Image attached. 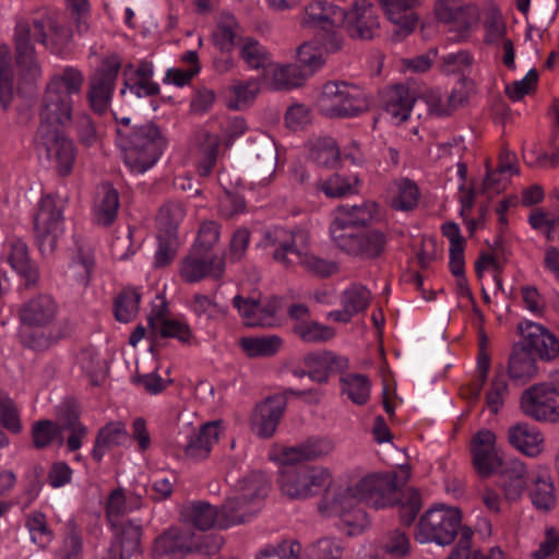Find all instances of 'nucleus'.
I'll return each mask as SVG.
<instances>
[{"label":"nucleus","instance_id":"nucleus-49","mask_svg":"<svg viewBox=\"0 0 559 559\" xmlns=\"http://www.w3.org/2000/svg\"><path fill=\"white\" fill-rule=\"evenodd\" d=\"M342 392L357 405H364L370 397L371 383L366 374L347 373L341 378Z\"/></svg>","mask_w":559,"mask_h":559},{"label":"nucleus","instance_id":"nucleus-2","mask_svg":"<svg viewBox=\"0 0 559 559\" xmlns=\"http://www.w3.org/2000/svg\"><path fill=\"white\" fill-rule=\"evenodd\" d=\"M83 83V73L73 67H66L50 78L40 102L38 129L46 127L47 131H61L70 122L73 96L81 93Z\"/></svg>","mask_w":559,"mask_h":559},{"label":"nucleus","instance_id":"nucleus-28","mask_svg":"<svg viewBox=\"0 0 559 559\" xmlns=\"http://www.w3.org/2000/svg\"><path fill=\"white\" fill-rule=\"evenodd\" d=\"M528 484V471L519 460H509L502 466L499 474L498 486L503 492L504 499L515 502L525 492Z\"/></svg>","mask_w":559,"mask_h":559},{"label":"nucleus","instance_id":"nucleus-27","mask_svg":"<svg viewBox=\"0 0 559 559\" xmlns=\"http://www.w3.org/2000/svg\"><path fill=\"white\" fill-rule=\"evenodd\" d=\"M222 421H209L203 424L199 430L192 431L182 450L186 459L200 462L209 457L212 447L218 441L222 432Z\"/></svg>","mask_w":559,"mask_h":559},{"label":"nucleus","instance_id":"nucleus-22","mask_svg":"<svg viewBox=\"0 0 559 559\" xmlns=\"http://www.w3.org/2000/svg\"><path fill=\"white\" fill-rule=\"evenodd\" d=\"M301 364L307 368V377L319 384L328 383L332 373H342L349 367L347 357L325 349L306 354Z\"/></svg>","mask_w":559,"mask_h":559},{"label":"nucleus","instance_id":"nucleus-64","mask_svg":"<svg viewBox=\"0 0 559 559\" xmlns=\"http://www.w3.org/2000/svg\"><path fill=\"white\" fill-rule=\"evenodd\" d=\"M301 546L296 540H284L276 546H267L257 559H299Z\"/></svg>","mask_w":559,"mask_h":559},{"label":"nucleus","instance_id":"nucleus-4","mask_svg":"<svg viewBox=\"0 0 559 559\" xmlns=\"http://www.w3.org/2000/svg\"><path fill=\"white\" fill-rule=\"evenodd\" d=\"M317 107L329 118H352L369 109L370 98L356 84L330 81L322 86L317 98Z\"/></svg>","mask_w":559,"mask_h":559},{"label":"nucleus","instance_id":"nucleus-57","mask_svg":"<svg viewBox=\"0 0 559 559\" xmlns=\"http://www.w3.org/2000/svg\"><path fill=\"white\" fill-rule=\"evenodd\" d=\"M530 497L535 508L544 511L551 510L556 504V497L550 477L546 474L536 476Z\"/></svg>","mask_w":559,"mask_h":559},{"label":"nucleus","instance_id":"nucleus-6","mask_svg":"<svg viewBox=\"0 0 559 559\" xmlns=\"http://www.w3.org/2000/svg\"><path fill=\"white\" fill-rule=\"evenodd\" d=\"M283 460L278 478L281 490L292 499H306L317 495L331 483L328 468L308 466Z\"/></svg>","mask_w":559,"mask_h":559},{"label":"nucleus","instance_id":"nucleus-51","mask_svg":"<svg viewBox=\"0 0 559 559\" xmlns=\"http://www.w3.org/2000/svg\"><path fill=\"white\" fill-rule=\"evenodd\" d=\"M283 341L277 335H267L262 337H242L240 346L249 357H270L275 355Z\"/></svg>","mask_w":559,"mask_h":559},{"label":"nucleus","instance_id":"nucleus-38","mask_svg":"<svg viewBox=\"0 0 559 559\" xmlns=\"http://www.w3.org/2000/svg\"><path fill=\"white\" fill-rule=\"evenodd\" d=\"M416 98L409 87L395 85L388 95L385 111L397 123L408 119Z\"/></svg>","mask_w":559,"mask_h":559},{"label":"nucleus","instance_id":"nucleus-46","mask_svg":"<svg viewBox=\"0 0 559 559\" xmlns=\"http://www.w3.org/2000/svg\"><path fill=\"white\" fill-rule=\"evenodd\" d=\"M239 57L250 69H266L271 64V56L267 49L257 39L246 37L241 39Z\"/></svg>","mask_w":559,"mask_h":559},{"label":"nucleus","instance_id":"nucleus-50","mask_svg":"<svg viewBox=\"0 0 559 559\" xmlns=\"http://www.w3.org/2000/svg\"><path fill=\"white\" fill-rule=\"evenodd\" d=\"M229 99L227 107L240 110L248 107L260 92L259 82L255 80L236 81L228 87Z\"/></svg>","mask_w":559,"mask_h":559},{"label":"nucleus","instance_id":"nucleus-5","mask_svg":"<svg viewBox=\"0 0 559 559\" xmlns=\"http://www.w3.org/2000/svg\"><path fill=\"white\" fill-rule=\"evenodd\" d=\"M462 514L456 508L444 506L427 510L415 527L414 537L420 544L450 545L465 526H461Z\"/></svg>","mask_w":559,"mask_h":559},{"label":"nucleus","instance_id":"nucleus-41","mask_svg":"<svg viewBox=\"0 0 559 559\" xmlns=\"http://www.w3.org/2000/svg\"><path fill=\"white\" fill-rule=\"evenodd\" d=\"M472 539L473 531L469 527H464L461 531V537L447 559H503L502 551L497 547L491 548L487 554L479 550L472 551Z\"/></svg>","mask_w":559,"mask_h":559},{"label":"nucleus","instance_id":"nucleus-12","mask_svg":"<svg viewBox=\"0 0 559 559\" xmlns=\"http://www.w3.org/2000/svg\"><path fill=\"white\" fill-rule=\"evenodd\" d=\"M31 27V41L44 45L53 53H61L68 46L72 33L58 14L45 13L32 21L20 20Z\"/></svg>","mask_w":559,"mask_h":559},{"label":"nucleus","instance_id":"nucleus-58","mask_svg":"<svg viewBox=\"0 0 559 559\" xmlns=\"http://www.w3.org/2000/svg\"><path fill=\"white\" fill-rule=\"evenodd\" d=\"M396 194L392 199V206L395 210H413L419 199L418 187L409 179L403 178L394 182Z\"/></svg>","mask_w":559,"mask_h":559},{"label":"nucleus","instance_id":"nucleus-30","mask_svg":"<svg viewBox=\"0 0 559 559\" xmlns=\"http://www.w3.org/2000/svg\"><path fill=\"white\" fill-rule=\"evenodd\" d=\"M335 449L334 442L328 437H310L301 443L286 448L283 460L290 462L313 461L328 456Z\"/></svg>","mask_w":559,"mask_h":559},{"label":"nucleus","instance_id":"nucleus-14","mask_svg":"<svg viewBox=\"0 0 559 559\" xmlns=\"http://www.w3.org/2000/svg\"><path fill=\"white\" fill-rule=\"evenodd\" d=\"M521 408L526 416L537 421L556 423L559 420L557 395L545 382L531 385L522 393Z\"/></svg>","mask_w":559,"mask_h":559},{"label":"nucleus","instance_id":"nucleus-47","mask_svg":"<svg viewBox=\"0 0 559 559\" xmlns=\"http://www.w3.org/2000/svg\"><path fill=\"white\" fill-rule=\"evenodd\" d=\"M269 489L270 480L266 475L262 472H252L239 481L236 495L252 504L255 500L264 498Z\"/></svg>","mask_w":559,"mask_h":559},{"label":"nucleus","instance_id":"nucleus-31","mask_svg":"<svg viewBox=\"0 0 559 559\" xmlns=\"http://www.w3.org/2000/svg\"><path fill=\"white\" fill-rule=\"evenodd\" d=\"M485 37L484 41L487 45L493 46L497 52L501 51L502 63L513 70L515 68V52L512 39L506 36L507 28L501 17L492 16L485 23Z\"/></svg>","mask_w":559,"mask_h":559},{"label":"nucleus","instance_id":"nucleus-3","mask_svg":"<svg viewBox=\"0 0 559 559\" xmlns=\"http://www.w3.org/2000/svg\"><path fill=\"white\" fill-rule=\"evenodd\" d=\"M119 145L127 167L138 174L151 169L163 155L167 138L154 122L135 126L130 130L117 128Z\"/></svg>","mask_w":559,"mask_h":559},{"label":"nucleus","instance_id":"nucleus-48","mask_svg":"<svg viewBox=\"0 0 559 559\" xmlns=\"http://www.w3.org/2000/svg\"><path fill=\"white\" fill-rule=\"evenodd\" d=\"M292 332L306 344L326 343L334 338L336 334L333 326L322 324L314 320L292 326Z\"/></svg>","mask_w":559,"mask_h":559},{"label":"nucleus","instance_id":"nucleus-59","mask_svg":"<svg viewBox=\"0 0 559 559\" xmlns=\"http://www.w3.org/2000/svg\"><path fill=\"white\" fill-rule=\"evenodd\" d=\"M341 305L354 317L367 309L370 292L362 285L353 284L341 294Z\"/></svg>","mask_w":559,"mask_h":559},{"label":"nucleus","instance_id":"nucleus-1","mask_svg":"<svg viewBox=\"0 0 559 559\" xmlns=\"http://www.w3.org/2000/svg\"><path fill=\"white\" fill-rule=\"evenodd\" d=\"M58 313L59 305L50 295L39 294L25 301L19 310L22 326L29 330L22 333L23 345L45 352L70 335L72 328L68 320L56 323Z\"/></svg>","mask_w":559,"mask_h":559},{"label":"nucleus","instance_id":"nucleus-13","mask_svg":"<svg viewBox=\"0 0 559 559\" xmlns=\"http://www.w3.org/2000/svg\"><path fill=\"white\" fill-rule=\"evenodd\" d=\"M35 141L46 151L47 157L53 163L60 176H68L75 162V147L61 131H47L46 127L37 129Z\"/></svg>","mask_w":559,"mask_h":559},{"label":"nucleus","instance_id":"nucleus-21","mask_svg":"<svg viewBox=\"0 0 559 559\" xmlns=\"http://www.w3.org/2000/svg\"><path fill=\"white\" fill-rule=\"evenodd\" d=\"M518 331L527 347V350L535 352L542 360L550 361L559 357V338L544 325L523 321L519 323Z\"/></svg>","mask_w":559,"mask_h":559},{"label":"nucleus","instance_id":"nucleus-45","mask_svg":"<svg viewBox=\"0 0 559 559\" xmlns=\"http://www.w3.org/2000/svg\"><path fill=\"white\" fill-rule=\"evenodd\" d=\"M442 234L450 242V271L451 273L460 274L462 264L464 263L465 239L461 235L459 225L453 222H448L442 225Z\"/></svg>","mask_w":559,"mask_h":559},{"label":"nucleus","instance_id":"nucleus-37","mask_svg":"<svg viewBox=\"0 0 559 559\" xmlns=\"http://www.w3.org/2000/svg\"><path fill=\"white\" fill-rule=\"evenodd\" d=\"M128 440V432L126 425L121 421H111L99 429L94 448L92 450V457L96 462H100L107 450L122 445Z\"/></svg>","mask_w":559,"mask_h":559},{"label":"nucleus","instance_id":"nucleus-63","mask_svg":"<svg viewBox=\"0 0 559 559\" xmlns=\"http://www.w3.org/2000/svg\"><path fill=\"white\" fill-rule=\"evenodd\" d=\"M26 527L31 533L32 540L40 547H45L52 539V533L48 528L46 516L41 512H33L27 516Z\"/></svg>","mask_w":559,"mask_h":559},{"label":"nucleus","instance_id":"nucleus-55","mask_svg":"<svg viewBox=\"0 0 559 559\" xmlns=\"http://www.w3.org/2000/svg\"><path fill=\"white\" fill-rule=\"evenodd\" d=\"M186 215L185 207L178 202H167L160 209L156 216L159 234L166 236H177L178 225Z\"/></svg>","mask_w":559,"mask_h":559},{"label":"nucleus","instance_id":"nucleus-11","mask_svg":"<svg viewBox=\"0 0 559 559\" xmlns=\"http://www.w3.org/2000/svg\"><path fill=\"white\" fill-rule=\"evenodd\" d=\"M190 528L170 527L155 539V551L162 555L188 554L192 551L212 554L222 545L221 537L205 536L202 543Z\"/></svg>","mask_w":559,"mask_h":559},{"label":"nucleus","instance_id":"nucleus-7","mask_svg":"<svg viewBox=\"0 0 559 559\" xmlns=\"http://www.w3.org/2000/svg\"><path fill=\"white\" fill-rule=\"evenodd\" d=\"M14 63L17 75L14 90L19 93L32 92L41 79L43 71L31 41V27L25 22H17L14 28Z\"/></svg>","mask_w":559,"mask_h":559},{"label":"nucleus","instance_id":"nucleus-10","mask_svg":"<svg viewBox=\"0 0 559 559\" xmlns=\"http://www.w3.org/2000/svg\"><path fill=\"white\" fill-rule=\"evenodd\" d=\"M365 502L356 490V484L346 489L338 490L331 498L326 495L319 504V511L324 515H335L353 531L365 528L369 524L367 513L359 508Z\"/></svg>","mask_w":559,"mask_h":559},{"label":"nucleus","instance_id":"nucleus-19","mask_svg":"<svg viewBox=\"0 0 559 559\" xmlns=\"http://www.w3.org/2000/svg\"><path fill=\"white\" fill-rule=\"evenodd\" d=\"M377 212L374 202L366 201L353 206H338L330 226L331 238L336 242V236L349 237L355 235L353 228L370 224Z\"/></svg>","mask_w":559,"mask_h":559},{"label":"nucleus","instance_id":"nucleus-8","mask_svg":"<svg viewBox=\"0 0 559 559\" xmlns=\"http://www.w3.org/2000/svg\"><path fill=\"white\" fill-rule=\"evenodd\" d=\"M66 200L59 197L41 198L34 217V231L39 251L46 255L53 252L58 238L63 234Z\"/></svg>","mask_w":559,"mask_h":559},{"label":"nucleus","instance_id":"nucleus-18","mask_svg":"<svg viewBox=\"0 0 559 559\" xmlns=\"http://www.w3.org/2000/svg\"><path fill=\"white\" fill-rule=\"evenodd\" d=\"M341 25L352 38L372 39L380 29L374 7L367 0H356L349 12L342 10Z\"/></svg>","mask_w":559,"mask_h":559},{"label":"nucleus","instance_id":"nucleus-26","mask_svg":"<svg viewBox=\"0 0 559 559\" xmlns=\"http://www.w3.org/2000/svg\"><path fill=\"white\" fill-rule=\"evenodd\" d=\"M286 408L284 395H272L260 403L252 415L251 424L255 433L262 438L271 437Z\"/></svg>","mask_w":559,"mask_h":559},{"label":"nucleus","instance_id":"nucleus-32","mask_svg":"<svg viewBox=\"0 0 559 559\" xmlns=\"http://www.w3.org/2000/svg\"><path fill=\"white\" fill-rule=\"evenodd\" d=\"M508 441L513 448L532 457L543 451V435L536 427L527 423H518L509 427Z\"/></svg>","mask_w":559,"mask_h":559},{"label":"nucleus","instance_id":"nucleus-62","mask_svg":"<svg viewBox=\"0 0 559 559\" xmlns=\"http://www.w3.org/2000/svg\"><path fill=\"white\" fill-rule=\"evenodd\" d=\"M120 69V62L117 59H108L104 61L99 69L90 78V84L97 88H104L112 93L115 83Z\"/></svg>","mask_w":559,"mask_h":559},{"label":"nucleus","instance_id":"nucleus-42","mask_svg":"<svg viewBox=\"0 0 559 559\" xmlns=\"http://www.w3.org/2000/svg\"><path fill=\"white\" fill-rule=\"evenodd\" d=\"M10 48L0 46V105L8 110L14 99V71L9 62Z\"/></svg>","mask_w":559,"mask_h":559},{"label":"nucleus","instance_id":"nucleus-53","mask_svg":"<svg viewBox=\"0 0 559 559\" xmlns=\"http://www.w3.org/2000/svg\"><path fill=\"white\" fill-rule=\"evenodd\" d=\"M307 78V73L298 64L275 66L272 68V84L275 90L299 87Z\"/></svg>","mask_w":559,"mask_h":559},{"label":"nucleus","instance_id":"nucleus-44","mask_svg":"<svg viewBox=\"0 0 559 559\" xmlns=\"http://www.w3.org/2000/svg\"><path fill=\"white\" fill-rule=\"evenodd\" d=\"M359 179L356 176H341L333 174L329 178L319 181L316 189L321 191L328 198H343L357 193Z\"/></svg>","mask_w":559,"mask_h":559},{"label":"nucleus","instance_id":"nucleus-16","mask_svg":"<svg viewBox=\"0 0 559 559\" xmlns=\"http://www.w3.org/2000/svg\"><path fill=\"white\" fill-rule=\"evenodd\" d=\"M225 271L223 258L212 251L192 247L183 258L179 274L187 283H197L205 277L219 278Z\"/></svg>","mask_w":559,"mask_h":559},{"label":"nucleus","instance_id":"nucleus-29","mask_svg":"<svg viewBox=\"0 0 559 559\" xmlns=\"http://www.w3.org/2000/svg\"><path fill=\"white\" fill-rule=\"evenodd\" d=\"M142 526L131 521L122 524L104 559H132L141 554Z\"/></svg>","mask_w":559,"mask_h":559},{"label":"nucleus","instance_id":"nucleus-43","mask_svg":"<svg viewBox=\"0 0 559 559\" xmlns=\"http://www.w3.org/2000/svg\"><path fill=\"white\" fill-rule=\"evenodd\" d=\"M219 512V527L226 528L231 525L246 522L253 510L249 501H243L237 495L229 497L222 506Z\"/></svg>","mask_w":559,"mask_h":559},{"label":"nucleus","instance_id":"nucleus-20","mask_svg":"<svg viewBox=\"0 0 559 559\" xmlns=\"http://www.w3.org/2000/svg\"><path fill=\"white\" fill-rule=\"evenodd\" d=\"M435 14L439 22L453 24L459 32L455 38H463L479 19L477 5L466 3L464 0H438L435 4Z\"/></svg>","mask_w":559,"mask_h":559},{"label":"nucleus","instance_id":"nucleus-15","mask_svg":"<svg viewBox=\"0 0 559 559\" xmlns=\"http://www.w3.org/2000/svg\"><path fill=\"white\" fill-rule=\"evenodd\" d=\"M233 306L238 310L243 323L248 326L272 328L278 324L277 314L281 309V298L276 296L255 300L237 295L233 299Z\"/></svg>","mask_w":559,"mask_h":559},{"label":"nucleus","instance_id":"nucleus-60","mask_svg":"<svg viewBox=\"0 0 559 559\" xmlns=\"http://www.w3.org/2000/svg\"><path fill=\"white\" fill-rule=\"evenodd\" d=\"M296 259L298 264L316 276L326 277L337 272L335 262L319 258L308 252L307 248L300 249Z\"/></svg>","mask_w":559,"mask_h":559},{"label":"nucleus","instance_id":"nucleus-56","mask_svg":"<svg viewBox=\"0 0 559 559\" xmlns=\"http://www.w3.org/2000/svg\"><path fill=\"white\" fill-rule=\"evenodd\" d=\"M141 294L135 288H124L115 299V318L119 322L132 321L139 312Z\"/></svg>","mask_w":559,"mask_h":559},{"label":"nucleus","instance_id":"nucleus-54","mask_svg":"<svg viewBox=\"0 0 559 559\" xmlns=\"http://www.w3.org/2000/svg\"><path fill=\"white\" fill-rule=\"evenodd\" d=\"M310 159L320 167L334 168L340 162V150L332 138H320L311 146Z\"/></svg>","mask_w":559,"mask_h":559},{"label":"nucleus","instance_id":"nucleus-61","mask_svg":"<svg viewBox=\"0 0 559 559\" xmlns=\"http://www.w3.org/2000/svg\"><path fill=\"white\" fill-rule=\"evenodd\" d=\"M0 425L12 433H19L23 429L16 403L2 391H0Z\"/></svg>","mask_w":559,"mask_h":559},{"label":"nucleus","instance_id":"nucleus-24","mask_svg":"<svg viewBox=\"0 0 559 559\" xmlns=\"http://www.w3.org/2000/svg\"><path fill=\"white\" fill-rule=\"evenodd\" d=\"M471 452L474 467L481 477L491 476L502 466L496 450V435L491 430L481 429L473 437Z\"/></svg>","mask_w":559,"mask_h":559},{"label":"nucleus","instance_id":"nucleus-17","mask_svg":"<svg viewBox=\"0 0 559 559\" xmlns=\"http://www.w3.org/2000/svg\"><path fill=\"white\" fill-rule=\"evenodd\" d=\"M356 490L367 504L376 509L392 506L397 500L396 474L367 475L356 483Z\"/></svg>","mask_w":559,"mask_h":559},{"label":"nucleus","instance_id":"nucleus-36","mask_svg":"<svg viewBox=\"0 0 559 559\" xmlns=\"http://www.w3.org/2000/svg\"><path fill=\"white\" fill-rule=\"evenodd\" d=\"M185 524L200 531H206L214 525L219 526L218 510L205 501H193L182 507L180 512Z\"/></svg>","mask_w":559,"mask_h":559},{"label":"nucleus","instance_id":"nucleus-34","mask_svg":"<svg viewBox=\"0 0 559 559\" xmlns=\"http://www.w3.org/2000/svg\"><path fill=\"white\" fill-rule=\"evenodd\" d=\"M7 261L19 273L28 286L35 285L39 278L37 266L28 257L27 245L21 239L8 242Z\"/></svg>","mask_w":559,"mask_h":559},{"label":"nucleus","instance_id":"nucleus-40","mask_svg":"<svg viewBox=\"0 0 559 559\" xmlns=\"http://www.w3.org/2000/svg\"><path fill=\"white\" fill-rule=\"evenodd\" d=\"M426 103L431 114L443 117L450 116L466 100V95L463 91L453 90L447 96H443L439 91H430L425 95Z\"/></svg>","mask_w":559,"mask_h":559},{"label":"nucleus","instance_id":"nucleus-35","mask_svg":"<svg viewBox=\"0 0 559 559\" xmlns=\"http://www.w3.org/2000/svg\"><path fill=\"white\" fill-rule=\"evenodd\" d=\"M342 9L329 3L326 0H318L309 3L305 9L302 23L308 26H319L324 31L340 26Z\"/></svg>","mask_w":559,"mask_h":559},{"label":"nucleus","instance_id":"nucleus-23","mask_svg":"<svg viewBox=\"0 0 559 559\" xmlns=\"http://www.w3.org/2000/svg\"><path fill=\"white\" fill-rule=\"evenodd\" d=\"M342 251L361 259H377L385 251L388 237L380 230L355 234L349 237L336 236L334 242Z\"/></svg>","mask_w":559,"mask_h":559},{"label":"nucleus","instance_id":"nucleus-33","mask_svg":"<svg viewBox=\"0 0 559 559\" xmlns=\"http://www.w3.org/2000/svg\"><path fill=\"white\" fill-rule=\"evenodd\" d=\"M538 367L533 354L522 343L514 344L508 365L511 380L524 384L537 376Z\"/></svg>","mask_w":559,"mask_h":559},{"label":"nucleus","instance_id":"nucleus-25","mask_svg":"<svg viewBox=\"0 0 559 559\" xmlns=\"http://www.w3.org/2000/svg\"><path fill=\"white\" fill-rule=\"evenodd\" d=\"M388 19L393 24L392 36L401 40L409 35L417 25V15L413 11L421 0H381Z\"/></svg>","mask_w":559,"mask_h":559},{"label":"nucleus","instance_id":"nucleus-52","mask_svg":"<svg viewBox=\"0 0 559 559\" xmlns=\"http://www.w3.org/2000/svg\"><path fill=\"white\" fill-rule=\"evenodd\" d=\"M239 24L231 14L222 15L215 31L213 41L222 52H229L236 45Z\"/></svg>","mask_w":559,"mask_h":559},{"label":"nucleus","instance_id":"nucleus-9","mask_svg":"<svg viewBox=\"0 0 559 559\" xmlns=\"http://www.w3.org/2000/svg\"><path fill=\"white\" fill-rule=\"evenodd\" d=\"M309 236L302 229H288L273 226L263 231L259 247L269 250L272 259L289 267L294 261L289 255H297L300 249L308 248Z\"/></svg>","mask_w":559,"mask_h":559},{"label":"nucleus","instance_id":"nucleus-39","mask_svg":"<svg viewBox=\"0 0 559 559\" xmlns=\"http://www.w3.org/2000/svg\"><path fill=\"white\" fill-rule=\"evenodd\" d=\"M119 193L110 185L102 186L99 198L94 206V219L98 225L109 226L117 217Z\"/></svg>","mask_w":559,"mask_h":559}]
</instances>
